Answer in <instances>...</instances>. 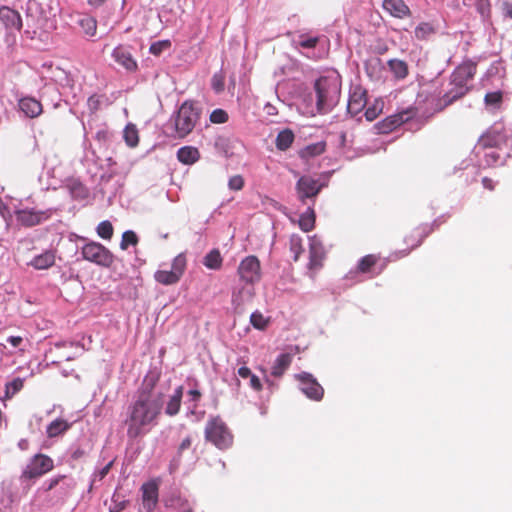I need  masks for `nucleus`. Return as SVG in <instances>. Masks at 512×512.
<instances>
[{"instance_id": "54", "label": "nucleus", "mask_w": 512, "mask_h": 512, "mask_svg": "<svg viewBox=\"0 0 512 512\" xmlns=\"http://www.w3.org/2000/svg\"><path fill=\"white\" fill-rule=\"evenodd\" d=\"M127 502L125 500H118L117 496L114 495L112 498V503L109 506V512H121L126 508Z\"/></svg>"}, {"instance_id": "50", "label": "nucleus", "mask_w": 512, "mask_h": 512, "mask_svg": "<svg viewBox=\"0 0 512 512\" xmlns=\"http://www.w3.org/2000/svg\"><path fill=\"white\" fill-rule=\"evenodd\" d=\"M245 184L244 178L241 175H234L228 181V187L233 191H240Z\"/></svg>"}, {"instance_id": "17", "label": "nucleus", "mask_w": 512, "mask_h": 512, "mask_svg": "<svg viewBox=\"0 0 512 512\" xmlns=\"http://www.w3.org/2000/svg\"><path fill=\"white\" fill-rule=\"evenodd\" d=\"M380 262L381 258L378 255H365L359 260L357 271L363 274L372 273L374 275H379L385 268V264Z\"/></svg>"}, {"instance_id": "4", "label": "nucleus", "mask_w": 512, "mask_h": 512, "mask_svg": "<svg viewBox=\"0 0 512 512\" xmlns=\"http://www.w3.org/2000/svg\"><path fill=\"white\" fill-rule=\"evenodd\" d=\"M200 118L199 110L192 101H185L180 106L175 118V130L179 138L190 134Z\"/></svg>"}, {"instance_id": "28", "label": "nucleus", "mask_w": 512, "mask_h": 512, "mask_svg": "<svg viewBox=\"0 0 512 512\" xmlns=\"http://www.w3.org/2000/svg\"><path fill=\"white\" fill-rule=\"evenodd\" d=\"M291 362H292V356L290 354L284 353V354L279 355L274 362L271 374L274 377L282 376L284 374V372L290 366Z\"/></svg>"}, {"instance_id": "30", "label": "nucleus", "mask_w": 512, "mask_h": 512, "mask_svg": "<svg viewBox=\"0 0 512 512\" xmlns=\"http://www.w3.org/2000/svg\"><path fill=\"white\" fill-rule=\"evenodd\" d=\"M182 396H183V387L179 386L175 389L173 395L170 397V399L167 403L166 411H165L166 414H168L169 416H174L179 412Z\"/></svg>"}, {"instance_id": "61", "label": "nucleus", "mask_w": 512, "mask_h": 512, "mask_svg": "<svg viewBox=\"0 0 512 512\" xmlns=\"http://www.w3.org/2000/svg\"><path fill=\"white\" fill-rule=\"evenodd\" d=\"M7 342L13 347H19L23 343V338L21 336H10L7 338Z\"/></svg>"}, {"instance_id": "32", "label": "nucleus", "mask_w": 512, "mask_h": 512, "mask_svg": "<svg viewBox=\"0 0 512 512\" xmlns=\"http://www.w3.org/2000/svg\"><path fill=\"white\" fill-rule=\"evenodd\" d=\"M388 67L397 79H404L408 76V64L404 60L390 59Z\"/></svg>"}, {"instance_id": "26", "label": "nucleus", "mask_w": 512, "mask_h": 512, "mask_svg": "<svg viewBox=\"0 0 512 512\" xmlns=\"http://www.w3.org/2000/svg\"><path fill=\"white\" fill-rule=\"evenodd\" d=\"M65 187L75 199H85L88 196V190L85 185L77 178H68L65 181Z\"/></svg>"}, {"instance_id": "1", "label": "nucleus", "mask_w": 512, "mask_h": 512, "mask_svg": "<svg viewBox=\"0 0 512 512\" xmlns=\"http://www.w3.org/2000/svg\"><path fill=\"white\" fill-rule=\"evenodd\" d=\"M155 383L154 378H145L135 400L127 408L124 425L127 437L131 440L147 434L158 423L163 409V397L153 392Z\"/></svg>"}, {"instance_id": "44", "label": "nucleus", "mask_w": 512, "mask_h": 512, "mask_svg": "<svg viewBox=\"0 0 512 512\" xmlns=\"http://www.w3.org/2000/svg\"><path fill=\"white\" fill-rule=\"evenodd\" d=\"M113 232V226L108 220L100 222L97 226V234L103 239L110 240L113 236Z\"/></svg>"}, {"instance_id": "59", "label": "nucleus", "mask_w": 512, "mask_h": 512, "mask_svg": "<svg viewBox=\"0 0 512 512\" xmlns=\"http://www.w3.org/2000/svg\"><path fill=\"white\" fill-rule=\"evenodd\" d=\"M65 478H66L65 475H58V476L52 478L48 482V486L46 488V491H51L52 489H54Z\"/></svg>"}, {"instance_id": "6", "label": "nucleus", "mask_w": 512, "mask_h": 512, "mask_svg": "<svg viewBox=\"0 0 512 512\" xmlns=\"http://www.w3.org/2000/svg\"><path fill=\"white\" fill-rule=\"evenodd\" d=\"M81 255L84 260L104 268H109L114 263L113 253L98 242H89L85 244L81 248Z\"/></svg>"}, {"instance_id": "11", "label": "nucleus", "mask_w": 512, "mask_h": 512, "mask_svg": "<svg viewBox=\"0 0 512 512\" xmlns=\"http://www.w3.org/2000/svg\"><path fill=\"white\" fill-rule=\"evenodd\" d=\"M295 378L301 384V391L311 400L320 401L324 396L323 387L317 380L307 372L295 375Z\"/></svg>"}, {"instance_id": "16", "label": "nucleus", "mask_w": 512, "mask_h": 512, "mask_svg": "<svg viewBox=\"0 0 512 512\" xmlns=\"http://www.w3.org/2000/svg\"><path fill=\"white\" fill-rule=\"evenodd\" d=\"M0 24L8 31H20L22 28V18L17 10L8 6L0 8Z\"/></svg>"}, {"instance_id": "36", "label": "nucleus", "mask_w": 512, "mask_h": 512, "mask_svg": "<svg viewBox=\"0 0 512 512\" xmlns=\"http://www.w3.org/2000/svg\"><path fill=\"white\" fill-rule=\"evenodd\" d=\"M123 138L129 147H136L139 143V132L136 125L132 123L126 125L123 131Z\"/></svg>"}, {"instance_id": "27", "label": "nucleus", "mask_w": 512, "mask_h": 512, "mask_svg": "<svg viewBox=\"0 0 512 512\" xmlns=\"http://www.w3.org/2000/svg\"><path fill=\"white\" fill-rule=\"evenodd\" d=\"M200 157L199 150L193 146H184L177 151L178 160L186 165L194 164Z\"/></svg>"}, {"instance_id": "22", "label": "nucleus", "mask_w": 512, "mask_h": 512, "mask_svg": "<svg viewBox=\"0 0 512 512\" xmlns=\"http://www.w3.org/2000/svg\"><path fill=\"white\" fill-rule=\"evenodd\" d=\"M18 105L20 110L29 118H36L43 112L41 102L33 97L21 98Z\"/></svg>"}, {"instance_id": "21", "label": "nucleus", "mask_w": 512, "mask_h": 512, "mask_svg": "<svg viewBox=\"0 0 512 512\" xmlns=\"http://www.w3.org/2000/svg\"><path fill=\"white\" fill-rule=\"evenodd\" d=\"M383 9L395 18L403 19L411 15V10L404 0H384Z\"/></svg>"}, {"instance_id": "53", "label": "nucleus", "mask_w": 512, "mask_h": 512, "mask_svg": "<svg viewBox=\"0 0 512 512\" xmlns=\"http://www.w3.org/2000/svg\"><path fill=\"white\" fill-rule=\"evenodd\" d=\"M212 88L217 92H222L224 90V76L221 73H216L213 75L211 79Z\"/></svg>"}, {"instance_id": "52", "label": "nucleus", "mask_w": 512, "mask_h": 512, "mask_svg": "<svg viewBox=\"0 0 512 512\" xmlns=\"http://www.w3.org/2000/svg\"><path fill=\"white\" fill-rule=\"evenodd\" d=\"M101 104V97L96 94L91 95L87 100L88 109L92 114L96 113L100 109Z\"/></svg>"}, {"instance_id": "56", "label": "nucleus", "mask_w": 512, "mask_h": 512, "mask_svg": "<svg viewBox=\"0 0 512 512\" xmlns=\"http://www.w3.org/2000/svg\"><path fill=\"white\" fill-rule=\"evenodd\" d=\"M112 464L113 462H109L107 465H105L101 470H99L98 472H96L94 474V480L98 479L99 481H101L102 479L105 478V476L109 473L111 467H112Z\"/></svg>"}, {"instance_id": "15", "label": "nucleus", "mask_w": 512, "mask_h": 512, "mask_svg": "<svg viewBox=\"0 0 512 512\" xmlns=\"http://www.w3.org/2000/svg\"><path fill=\"white\" fill-rule=\"evenodd\" d=\"M114 61L128 72H135L138 69L136 60L133 58L128 47L120 44L112 51Z\"/></svg>"}, {"instance_id": "60", "label": "nucleus", "mask_w": 512, "mask_h": 512, "mask_svg": "<svg viewBox=\"0 0 512 512\" xmlns=\"http://www.w3.org/2000/svg\"><path fill=\"white\" fill-rule=\"evenodd\" d=\"M237 374L243 379L249 378L253 373L247 366H242L238 369Z\"/></svg>"}, {"instance_id": "55", "label": "nucleus", "mask_w": 512, "mask_h": 512, "mask_svg": "<svg viewBox=\"0 0 512 512\" xmlns=\"http://www.w3.org/2000/svg\"><path fill=\"white\" fill-rule=\"evenodd\" d=\"M477 10L482 16H485L490 11V4L488 0H477Z\"/></svg>"}, {"instance_id": "31", "label": "nucleus", "mask_w": 512, "mask_h": 512, "mask_svg": "<svg viewBox=\"0 0 512 512\" xmlns=\"http://www.w3.org/2000/svg\"><path fill=\"white\" fill-rule=\"evenodd\" d=\"M70 426L71 425L64 419H61V418L55 419L47 426V429H46L47 436L49 438L57 437V436L65 433L70 428Z\"/></svg>"}, {"instance_id": "37", "label": "nucleus", "mask_w": 512, "mask_h": 512, "mask_svg": "<svg viewBox=\"0 0 512 512\" xmlns=\"http://www.w3.org/2000/svg\"><path fill=\"white\" fill-rule=\"evenodd\" d=\"M299 226L304 232L311 231L315 226V212L311 207L301 214L299 218Z\"/></svg>"}, {"instance_id": "62", "label": "nucleus", "mask_w": 512, "mask_h": 512, "mask_svg": "<svg viewBox=\"0 0 512 512\" xmlns=\"http://www.w3.org/2000/svg\"><path fill=\"white\" fill-rule=\"evenodd\" d=\"M482 184L484 186V188L488 189V190H493L494 189V182L492 179L488 178V177H484L482 179Z\"/></svg>"}, {"instance_id": "20", "label": "nucleus", "mask_w": 512, "mask_h": 512, "mask_svg": "<svg viewBox=\"0 0 512 512\" xmlns=\"http://www.w3.org/2000/svg\"><path fill=\"white\" fill-rule=\"evenodd\" d=\"M25 16L28 26L41 27L43 21V9L37 0H28L25 8Z\"/></svg>"}, {"instance_id": "51", "label": "nucleus", "mask_w": 512, "mask_h": 512, "mask_svg": "<svg viewBox=\"0 0 512 512\" xmlns=\"http://www.w3.org/2000/svg\"><path fill=\"white\" fill-rule=\"evenodd\" d=\"M502 92H489L485 95L484 101L486 105H499L502 102Z\"/></svg>"}, {"instance_id": "49", "label": "nucleus", "mask_w": 512, "mask_h": 512, "mask_svg": "<svg viewBox=\"0 0 512 512\" xmlns=\"http://www.w3.org/2000/svg\"><path fill=\"white\" fill-rule=\"evenodd\" d=\"M170 45L169 40L157 41L151 44L149 51L151 54L159 56L165 49H168Z\"/></svg>"}, {"instance_id": "25", "label": "nucleus", "mask_w": 512, "mask_h": 512, "mask_svg": "<svg viewBox=\"0 0 512 512\" xmlns=\"http://www.w3.org/2000/svg\"><path fill=\"white\" fill-rule=\"evenodd\" d=\"M55 263V253L52 250H46L40 255L35 256L29 265L37 270L48 269Z\"/></svg>"}, {"instance_id": "64", "label": "nucleus", "mask_w": 512, "mask_h": 512, "mask_svg": "<svg viewBox=\"0 0 512 512\" xmlns=\"http://www.w3.org/2000/svg\"><path fill=\"white\" fill-rule=\"evenodd\" d=\"M84 454H85L84 450H82V449L78 448V449H76V450L72 453V455H71V456H72V458H73L74 460H77V459H79V458L83 457V456H84Z\"/></svg>"}, {"instance_id": "34", "label": "nucleus", "mask_w": 512, "mask_h": 512, "mask_svg": "<svg viewBox=\"0 0 512 512\" xmlns=\"http://www.w3.org/2000/svg\"><path fill=\"white\" fill-rule=\"evenodd\" d=\"M223 258L218 249H213L203 259L205 267L211 270H219L222 267Z\"/></svg>"}, {"instance_id": "14", "label": "nucleus", "mask_w": 512, "mask_h": 512, "mask_svg": "<svg viewBox=\"0 0 512 512\" xmlns=\"http://www.w3.org/2000/svg\"><path fill=\"white\" fill-rule=\"evenodd\" d=\"M321 189L320 181L310 176H302L296 184L298 197L302 202H305L306 199L315 198Z\"/></svg>"}, {"instance_id": "3", "label": "nucleus", "mask_w": 512, "mask_h": 512, "mask_svg": "<svg viewBox=\"0 0 512 512\" xmlns=\"http://www.w3.org/2000/svg\"><path fill=\"white\" fill-rule=\"evenodd\" d=\"M205 439L221 450L229 448L233 443L231 431L219 416L208 420L205 426Z\"/></svg>"}, {"instance_id": "45", "label": "nucleus", "mask_w": 512, "mask_h": 512, "mask_svg": "<svg viewBox=\"0 0 512 512\" xmlns=\"http://www.w3.org/2000/svg\"><path fill=\"white\" fill-rule=\"evenodd\" d=\"M250 322L254 328L259 330H264L268 324V320L260 312L252 313L250 316Z\"/></svg>"}, {"instance_id": "18", "label": "nucleus", "mask_w": 512, "mask_h": 512, "mask_svg": "<svg viewBox=\"0 0 512 512\" xmlns=\"http://www.w3.org/2000/svg\"><path fill=\"white\" fill-rule=\"evenodd\" d=\"M18 222L26 227H32L47 220L50 214L46 211H36L33 209H22L16 212Z\"/></svg>"}, {"instance_id": "57", "label": "nucleus", "mask_w": 512, "mask_h": 512, "mask_svg": "<svg viewBox=\"0 0 512 512\" xmlns=\"http://www.w3.org/2000/svg\"><path fill=\"white\" fill-rule=\"evenodd\" d=\"M192 437L191 436H186L180 443L179 447H178V453L181 454L183 453L185 450L189 449L192 445Z\"/></svg>"}, {"instance_id": "24", "label": "nucleus", "mask_w": 512, "mask_h": 512, "mask_svg": "<svg viewBox=\"0 0 512 512\" xmlns=\"http://www.w3.org/2000/svg\"><path fill=\"white\" fill-rule=\"evenodd\" d=\"M366 93L363 91H354L349 98L347 109L352 115H357L366 106Z\"/></svg>"}, {"instance_id": "12", "label": "nucleus", "mask_w": 512, "mask_h": 512, "mask_svg": "<svg viewBox=\"0 0 512 512\" xmlns=\"http://www.w3.org/2000/svg\"><path fill=\"white\" fill-rule=\"evenodd\" d=\"M477 71V65L472 60H466L462 62L450 75V82L461 85L464 87H470L468 85Z\"/></svg>"}, {"instance_id": "42", "label": "nucleus", "mask_w": 512, "mask_h": 512, "mask_svg": "<svg viewBox=\"0 0 512 512\" xmlns=\"http://www.w3.org/2000/svg\"><path fill=\"white\" fill-rule=\"evenodd\" d=\"M139 242V238L137 234L132 230H127L122 234V239L120 242V249L127 250L128 247L136 246Z\"/></svg>"}, {"instance_id": "40", "label": "nucleus", "mask_w": 512, "mask_h": 512, "mask_svg": "<svg viewBox=\"0 0 512 512\" xmlns=\"http://www.w3.org/2000/svg\"><path fill=\"white\" fill-rule=\"evenodd\" d=\"M252 296V290L246 289L245 287L235 290L232 293V303L237 308L241 306L245 300H248Z\"/></svg>"}, {"instance_id": "35", "label": "nucleus", "mask_w": 512, "mask_h": 512, "mask_svg": "<svg viewBox=\"0 0 512 512\" xmlns=\"http://www.w3.org/2000/svg\"><path fill=\"white\" fill-rule=\"evenodd\" d=\"M436 33V28L432 23L421 22L419 23L414 31L415 37L418 40H428L432 35Z\"/></svg>"}, {"instance_id": "58", "label": "nucleus", "mask_w": 512, "mask_h": 512, "mask_svg": "<svg viewBox=\"0 0 512 512\" xmlns=\"http://www.w3.org/2000/svg\"><path fill=\"white\" fill-rule=\"evenodd\" d=\"M249 379H250V386H251L252 389H254L255 391H261L262 390V388H263L262 383H261L260 379L256 375L252 374L249 377Z\"/></svg>"}, {"instance_id": "10", "label": "nucleus", "mask_w": 512, "mask_h": 512, "mask_svg": "<svg viewBox=\"0 0 512 512\" xmlns=\"http://www.w3.org/2000/svg\"><path fill=\"white\" fill-rule=\"evenodd\" d=\"M238 275L242 281L253 285L261 279L260 261L256 256H247L239 264Z\"/></svg>"}, {"instance_id": "5", "label": "nucleus", "mask_w": 512, "mask_h": 512, "mask_svg": "<svg viewBox=\"0 0 512 512\" xmlns=\"http://www.w3.org/2000/svg\"><path fill=\"white\" fill-rule=\"evenodd\" d=\"M511 130L502 121L491 125L478 139V146L487 148H500L505 145L510 137Z\"/></svg>"}, {"instance_id": "2", "label": "nucleus", "mask_w": 512, "mask_h": 512, "mask_svg": "<svg viewBox=\"0 0 512 512\" xmlns=\"http://www.w3.org/2000/svg\"><path fill=\"white\" fill-rule=\"evenodd\" d=\"M316 107L319 113L329 112L338 102L340 96V83L336 77L322 76L316 80Z\"/></svg>"}, {"instance_id": "63", "label": "nucleus", "mask_w": 512, "mask_h": 512, "mask_svg": "<svg viewBox=\"0 0 512 512\" xmlns=\"http://www.w3.org/2000/svg\"><path fill=\"white\" fill-rule=\"evenodd\" d=\"M188 394L192 397V400L193 401H199V399L201 398V393L200 391L196 390V389H193V390H190L188 392Z\"/></svg>"}, {"instance_id": "29", "label": "nucleus", "mask_w": 512, "mask_h": 512, "mask_svg": "<svg viewBox=\"0 0 512 512\" xmlns=\"http://www.w3.org/2000/svg\"><path fill=\"white\" fill-rule=\"evenodd\" d=\"M326 150V143L321 141L307 145L299 151V156L302 159L308 160L324 153Z\"/></svg>"}, {"instance_id": "47", "label": "nucleus", "mask_w": 512, "mask_h": 512, "mask_svg": "<svg viewBox=\"0 0 512 512\" xmlns=\"http://www.w3.org/2000/svg\"><path fill=\"white\" fill-rule=\"evenodd\" d=\"M23 388V380L21 378H15L11 382L6 384V395L12 397Z\"/></svg>"}, {"instance_id": "48", "label": "nucleus", "mask_w": 512, "mask_h": 512, "mask_svg": "<svg viewBox=\"0 0 512 512\" xmlns=\"http://www.w3.org/2000/svg\"><path fill=\"white\" fill-rule=\"evenodd\" d=\"M228 118V113L223 109H215L210 114V121L214 124L226 123Z\"/></svg>"}, {"instance_id": "9", "label": "nucleus", "mask_w": 512, "mask_h": 512, "mask_svg": "<svg viewBox=\"0 0 512 512\" xmlns=\"http://www.w3.org/2000/svg\"><path fill=\"white\" fill-rule=\"evenodd\" d=\"M54 467L52 458L45 454L34 455L22 473L25 479H35L51 471Z\"/></svg>"}, {"instance_id": "39", "label": "nucleus", "mask_w": 512, "mask_h": 512, "mask_svg": "<svg viewBox=\"0 0 512 512\" xmlns=\"http://www.w3.org/2000/svg\"><path fill=\"white\" fill-rule=\"evenodd\" d=\"M79 25L88 36H94L97 31V21L91 16H84L79 20Z\"/></svg>"}, {"instance_id": "7", "label": "nucleus", "mask_w": 512, "mask_h": 512, "mask_svg": "<svg viewBox=\"0 0 512 512\" xmlns=\"http://www.w3.org/2000/svg\"><path fill=\"white\" fill-rule=\"evenodd\" d=\"M418 109L416 107H408L398 113L387 116L383 120L374 125L378 134H389L399 128L401 125L409 122L416 117Z\"/></svg>"}, {"instance_id": "19", "label": "nucleus", "mask_w": 512, "mask_h": 512, "mask_svg": "<svg viewBox=\"0 0 512 512\" xmlns=\"http://www.w3.org/2000/svg\"><path fill=\"white\" fill-rule=\"evenodd\" d=\"M141 490L143 506L148 512H152L158 503V484L155 481L144 483Z\"/></svg>"}, {"instance_id": "8", "label": "nucleus", "mask_w": 512, "mask_h": 512, "mask_svg": "<svg viewBox=\"0 0 512 512\" xmlns=\"http://www.w3.org/2000/svg\"><path fill=\"white\" fill-rule=\"evenodd\" d=\"M187 267V259L184 254H178L172 261L171 270H157L154 273L156 282L162 285L177 284L185 273Z\"/></svg>"}, {"instance_id": "13", "label": "nucleus", "mask_w": 512, "mask_h": 512, "mask_svg": "<svg viewBox=\"0 0 512 512\" xmlns=\"http://www.w3.org/2000/svg\"><path fill=\"white\" fill-rule=\"evenodd\" d=\"M448 86L449 88L444 93V95L438 99L435 106V110L438 112L444 110L446 107L450 106L457 100L463 98L471 90V87H464L454 84L450 81Z\"/></svg>"}, {"instance_id": "41", "label": "nucleus", "mask_w": 512, "mask_h": 512, "mask_svg": "<svg viewBox=\"0 0 512 512\" xmlns=\"http://www.w3.org/2000/svg\"><path fill=\"white\" fill-rule=\"evenodd\" d=\"M319 40L318 36L303 33L298 36L297 45L304 49H313L318 45Z\"/></svg>"}, {"instance_id": "43", "label": "nucleus", "mask_w": 512, "mask_h": 512, "mask_svg": "<svg viewBox=\"0 0 512 512\" xmlns=\"http://www.w3.org/2000/svg\"><path fill=\"white\" fill-rule=\"evenodd\" d=\"M289 244L290 251L294 254L293 259L294 261H297L304 251L302 238L299 235L294 234L290 237Z\"/></svg>"}, {"instance_id": "38", "label": "nucleus", "mask_w": 512, "mask_h": 512, "mask_svg": "<svg viewBox=\"0 0 512 512\" xmlns=\"http://www.w3.org/2000/svg\"><path fill=\"white\" fill-rule=\"evenodd\" d=\"M423 241V237L418 232H411L405 236L404 242L407 247L402 250L403 255H408L413 249L419 247Z\"/></svg>"}, {"instance_id": "33", "label": "nucleus", "mask_w": 512, "mask_h": 512, "mask_svg": "<svg viewBox=\"0 0 512 512\" xmlns=\"http://www.w3.org/2000/svg\"><path fill=\"white\" fill-rule=\"evenodd\" d=\"M294 133L290 129L282 130L276 137V148L280 151H286L294 142Z\"/></svg>"}, {"instance_id": "23", "label": "nucleus", "mask_w": 512, "mask_h": 512, "mask_svg": "<svg viewBox=\"0 0 512 512\" xmlns=\"http://www.w3.org/2000/svg\"><path fill=\"white\" fill-rule=\"evenodd\" d=\"M325 251L322 244L318 241H312L309 249V268L318 270L323 265Z\"/></svg>"}, {"instance_id": "46", "label": "nucleus", "mask_w": 512, "mask_h": 512, "mask_svg": "<svg viewBox=\"0 0 512 512\" xmlns=\"http://www.w3.org/2000/svg\"><path fill=\"white\" fill-rule=\"evenodd\" d=\"M383 103L376 101L372 106L368 107L364 113L368 121L375 120L382 112Z\"/></svg>"}]
</instances>
